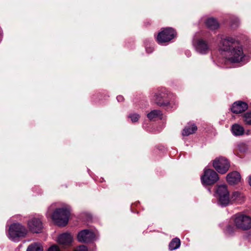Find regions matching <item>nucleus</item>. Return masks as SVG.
<instances>
[{
    "mask_svg": "<svg viewBox=\"0 0 251 251\" xmlns=\"http://www.w3.org/2000/svg\"><path fill=\"white\" fill-rule=\"evenodd\" d=\"M220 49L226 52V59L231 63H239L243 61L245 54L238 40L231 37L223 38Z\"/></svg>",
    "mask_w": 251,
    "mask_h": 251,
    "instance_id": "f257e3e1",
    "label": "nucleus"
},
{
    "mask_svg": "<svg viewBox=\"0 0 251 251\" xmlns=\"http://www.w3.org/2000/svg\"><path fill=\"white\" fill-rule=\"evenodd\" d=\"M54 207V204L50 205L47 212V216L50 215L51 219L57 225L59 226H66L69 221L70 214L69 210L66 208H57L51 213Z\"/></svg>",
    "mask_w": 251,
    "mask_h": 251,
    "instance_id": "f03ea898",
    "label": "nucleus"
},
{
    "mask_svg": "<svg viewBox=\"0 0 251 251\" xmlns=\"http://www.w3.org/2000/svg\"><path fill=\"white\" fill-rule=\"evenodd\" d=\"M171 94L164 88L157 90L152 96L151 100L159 106H169Z\"/></svg>",
    "mask_w": 251,
    "mask_h": 251,
    "instance_id": "7ed1b4c3",
    "label": "nucleus"
},
{
    "mask_svg": "<svg viewBox=\"0 0 251 251\" xmlns=\"http://www.w3.org/2000/svg\"><path fill=\"white\" fill-rule=\"evenodd\" d=\"M234 226L238 229L247 230L251 228V218L244 214H237L233 217Z\"/></svg>",
    "mask_w": 251,
    "mask_h": 251,
    "instance_id": "20e7f679",
    "label": "nucleus"
},
{
    "mask_svg": "<svg viewBox=\"0 0 251 251\" xmlns=\"http://www.w3.org/2000/svg\"><path fill=\"white\" fill-rule=\"evenodd\" d=\"M27 233L26 228L19 223L11 225L9 228V238L12 241H16L19 237H24Z\"/></svg>",
    "mask_w": 251,
    "mask_h": 251,
    "instance_id": "39448f33",
    "label": "nucleus"
},
{
    "mask_svg": "<svg viewBox=\"0 0 251 251\" xmlns=\"http://www.w3.org/2000/svg\"><path fill=\"white\" fill-rule=\"evenodd\" d=\"M176 36V31L172 28L166 27L162 28L158 33L156 40L158 43H164L170 42Z\"/></svg>",
    "mask_w": 251,
    "mask_h": 251,
    "instance_id": "423d86ee",
    "label": "nucleus"
},
{
    "mask_svg": "<svg viewBox=\"0 0 251 251\" xmlns=\"http://www.w3.org/2000/svg\"><path fill=\"white\" fill-rule=\"evenodd\" d=\"M201 179L203 184L210 185L216 183L219 178L217 173L213 170L205 169Z\"/></svg>",
    "mask_w": 251,
    "mask_h": 251,
    "instance_id": "0eeeda50",
    "label": "nucleus"
},
{
    "mask_svg": "<svg viewBox=\"0 0 251 251\" xmlns=\"http://www.w3.org/2000/svg\"><path fill=\"white\" fill-rule=\"evenodd\" d=\"M213 166L219 173L224 174L228 170L230 164L226 158L219 157L213 160Z\"/></svg>",
    "mask_w": 251,
    "mask_h": 251,
    "instance_id": "6e6552de",
    "label": "nucleus"
},
{
    "mask_svg": "<svg viewBox=\"0 0 251 251\" xmlns=\"http://www.w3.org/2000/svg\"><path fill=\"white\" fill-rule=\"evenodd\" d=\"M217 194L221 205L225 206L230 203V197L226 185L219 186L217 190Z\"/></svg>",
    "mask_w": 251,
    "mask_h": 251,
    "instance_id": "1a4fd4ad",
    "label": "nucleus"
},
{
    "mask_svg": "<svg viewBox=\"0 0 251 251\" xmlns=\"http://www.w3.org/2000/svg\"><path fill=\"white\" fill-rule=\"evenodd\" d=\"M95 238L94 233L92 231L87 229L81 231L77 235V239L80 242H90L93 241Z\"/></svg>",
    "mask_w": 251,
    "mask_h": 251,
    "instance_id": "9d476101",
    "label": "nucleus"
},
{
    "mask_svg": "<svg viewBox=\"0 0 251 251\" xmlns=\"http://www.w3.org/2000/svg\"><path fill=\"white\" fill-rule=\"evenodd\" d=\"M30 230L35 233L40 232L42 229V223L41 220L37 218H33L28 222Z\"/></svg>",
    "mask_w": 251,
    "mask_h": 251,
    "instance_id": "9b49d317",
    "label": "nucleus"
},
{
    "mask_svg": "<svg viewBox=\"0 0 251 251\" xmlns=\"http://www.w3.org/2000/svg\"><path fill=\"white\" fill-rule=\"evenodd\" d=\"M73 240V236L68 233L61 234L57 238L58 243L64 247L70 246Z\"/></svg>",
    "mask_w": 251,
    "mask_h": 251,
    "instance_id": "f8f14e48",
    "label": "nucleus"
},
{
    "mask_svg": "<svg viewBox=\"0 0 251 251\" xmlns=\"http://www.w3.org/2000/svg\"><path fill=\"white\" fill-rule=\"evenodd\" d=\"M248 105L247 103L242 101L235 102L231 108L232 112L234 113H240L248 109Z\"/></svg>",
    "mask_w": 251,
    "mask_h": 251,
    "instance_id": "ddd939ff",
    "label": "nucleus"
},
{
    "mask_svg": "<svg viewBox=\"0 0 251 251\" xmlns=\"http://www.w3.org/2000/svg\"><path fill=\"white\" fill-rule=\"evenodd\" d=\"M240 180L241 176L240 174L236 171L229 173L226 176V180L230 185L237 184L240 182Z\"/></svg>",
    "mask_w": 251,
    "mask_h": 251,
    "instance_id": "4468645a",
    "label": "nucleus"
},
{
    "mask_svg": "<svg viewBox=\"0 0 251 251\" xmlns=\"http://www.w3.org/2000/svg\"><path fill=\"white\" fill-rule=\"evenodd\" d=\"M196 49L198 52L201 54L207 53L209 50L206 42L202 39L198 41L196 45Z\"/></svg>",
    "mask_w": 251,
    "mask_h": 251,
    "instance_id": "2eb2a0df",
    "label": "nucleus"
},
{
    "mask_svg": "<svg viewBox=\"0 0 251 251\" xmlns=\"http://www.w3.org/2000/svg\"><path fill=\"white\" fill-rule=\"evenodd\" d=\"M205 24L207 27L211 30H215L219 27V24L216 19L210 18L207 19Z\"/></svg>",
    "mask_w": 251,
    "mask_h": 251,
    "instance_id": "dca6fc26",
    "label": "nucleus"
},
{
    "mask_svg": "<svg viewBox=\"0 0 251 251\" xmlns=\"http://www.w3.org/2000/svg\"><path fill=\"white\" fill-rule=\"evenodd\" d=\"M197 130V127L195 125H188L185 127L182 131V135L188 136L194 133Z\"/></svg>",
    "mask_w": 251,
    "mask_h": 251,
    "instance_id": "f3484780",
    "label": "nucleus"
},
{
    "mask_svg": "<svg viewBox=\"0 0 251 251\" xmlns=\"http://www.w3.org/2000/svg\"><path fill=\"white\" fill-rule=\"evenodd\" d=\"M232 133L235 136H240L244 134V129L243 126L238 124H234L232 126Z\"/></svg>",
    "mask_w": 251,
    "mask_h": 251,
    "instance_id": "a211bd4d",
    "label": "nucleus"
},
{
    "mask_svg": "<svg viewBox=\"0 0 251 251\" xmlns=\"http://www.w3.org/2000/svg\"><path fill=\"white\" fill-rule=\"evenodd\" d=\"M162 112L159 110H153L147 114V117L150 120H153L158 118H160L162 116Z\"/></svg>",
    "mask_w": 251,
    "mask_h": 251,
    "instance_id": "6ab92c4d",
    "label": "nucleus"
},
{
    "mask_svg": "<svg viewBox=\"0 0 251 251\" xmlns=\"http://www.w3.org/2000/svg\"><path fill=\"white\" fill-rule=\"evenodd\" d=\"M244 199V196L238 192H233L230 197V203L233 201L241 202Z\"/></svg>",
    "mask_w": 251,
    "mask_h": 251,
    "instance_id": "aec40b11",
    "label": "nucleus"
},
{
    "mask_svg": "<svg viewBox=\"0 0 251 251\" xmlns=\"http://www.w3.org/2000/svg\"><path fill=\"white\" fill-rule=\"evenodd\" d=\"M180 245V241L177 238L173 239L169 244V249L174 250L178 248Z\"/></svg>",
    "mask_w": 251,
    "mask_h": 251,
    "instance_id": "412c9836",
    "label": "nucleus"
},
{
    "mask_svg": "<svg viewBox=\"0 0 251 251\" xmlns=\"http://www.w3.org/2000/svg\"><path fill=\"white\" fill-rule=\"evenodd\" d=\"M26 251H43V249L39 244L35 243L29 246Z\"/></svg>",
    "mask_w": 251,
    "mask_h": 251,
    "instance_id": "4be33fe9",
    "label": "nucleus"
},
{
    "mask_svg": "<svg viewBox=\"0 0 251 251\" xmlns=\"http://www.w3.org/2000/svg\"><path fill=\"white\" fill-rule=\"evenodd\" d=\"M244 121L246 124L251 125V112H248L244 114Z\"/></svg>",
    "mask_w": 251,
    "mask_h": 251,
    "instance_id": "5701e85b",
    "label": "nucleus"
},
{
    "mask_svg": "<svg viewBox=\"0 0 251 251\" xmlns=\"http://www.w3.org/2000/svg\"><path fill=\"white\" fill-rule=\"evenodd\" d=\"M128 117L131 119V121L133 123L137 122L139 119L140 118V116L139 114L137 113H133L129 114L128 115Z\"/></svg>",
    "mask_w": 251,
    "mask_h": 251,
    "instance_id": "b1692460",
    "label": "nucleus"
},
{
    "mask_svg": "<svg viewBox=\"0 0 251 251\" xmlns=\"http://www.w3.org/2000/svg\"><path fill=\"white\" fill-rule=\"evenodd\" d=\"M235 230V227L231 226L228 225L226 227V231L228 233H231L234 232Z\"/></svg>",
    "mask_w": 251,
    "mask_h": 251,
    "instance_id": "393cba45",
    "label": "nucleus"
},
{
    "mask_svg": "<svg viewBox=\"0 0 251 251\" xmlns=\"http://www.w3.org/2000/svg\"><path fill=\"white\" fill-rule=\"evenodd\" d=\"M48 251H60V250L57 245H53L49 248Z\"/></svg>",
    "mask_w": 251,
    "mask_h": 251,
    "instance_id": "a878e982",
    "label": "nucleus"
},
{
    "mask_svg": "<svg viewBox=\"0 0 251 251\" xmlns=\"http://www.w3.org/2000/svg\"><path fill=\"white\" fill-rule=\"evenodd\" d=\"M75 251H87L86 246L81 245L77 248Z\"/></svg>",
    "mask_w": 251,
    "mask_h": 251,
    "instance_id": "bb28decb",
    "label": "nucleus"
},
{
    "mask_svg": "<svg viewBox=\"0 0 251 251\" xmlns=\"http://www.w3.org/2000/svg\"><path fill=\"white\" fill-rule=\"evenodd\" d=\"M117 99L118 101H119V102L123 101L124 100V97L122 96H117Z\"/></svg>",
    "mask_w": 251,
    "mask_h": 251,
    "instance_id": "cd10ccee",
    "label": "nucleus"
},
{
    "mask_svg": "<svg viewBox=\"0 0 251 251\" xmlns=\"http://www.w3.org/2000/svg\"><path fill=\"white\" fill-rule=\"evenodd\" d=\"M249 183L250 185L251 186V176H250Z\"/></svg>",
    "mask_w": 251,
    "mask_h": 251,
    "instance_id": "c85d7f7f",
    "label": "nucleus"
}]
</instances>
